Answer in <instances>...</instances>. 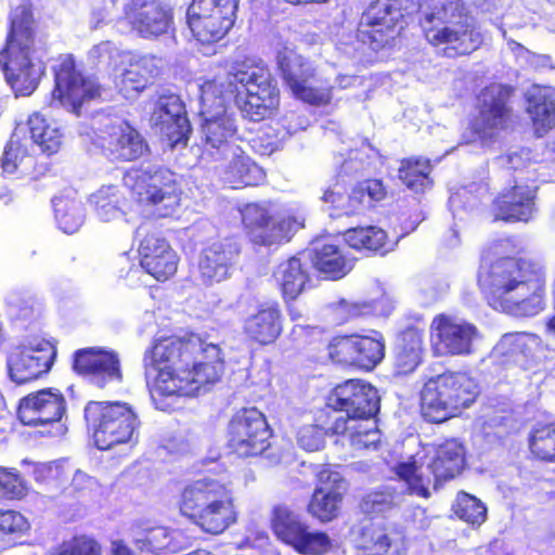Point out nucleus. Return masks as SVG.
<instances>
[{"instance_id":"f257e3e1","label":"nucleus","mask_w":555,"mask_h":555,"mask_svg":"<svg viewBox=\"0 0 555 555\" xmlns=\"http://www.w3.org/2000/svg\"><path fill=\"white\" fill-rule=\"evenodd\" d=\"M145 376L155 406L166 411L167 399L192 398L217 383L223 371L219 345L195 332L163 336L153 340L143 354Z\"/></svg>"},{"instance_id":"f03ea898","label":"nucleus","mask_w":555,"mask_h":555,"mask_svg":"<svg viewBox=\"0 0 555 555\" xmlns=\"http://www.w3.org/2000/svg\"><path fill=\"white\" fill-rule=\"evenodd\" d=\"M478 285L495 310L531 318L546 307V274L537 261L505 256L482 267Z\"/></svg>"},{"instance_id":"7ed1b4c3","label":"nucleus","mask_w":555,"mask_h":555,"mask_svg":"<svg viewBox=\"0 0 555 555\" xmlns=\"http://www.w3.org/2000/svg\"><path fill=\"white\" fill-rule=\"evenodd\" d=\"M176 506L181 517L207 535H220L237 522L235 491L229 479L204 477L186 483Z\"/></svg>"},{"instance_id":"20e7f679","label":"nucleus","mask_w":555,"mask_h":555,"mask_svg":"<svg viewBox=\"0 0 555 555\" xmlns=\"http://www.w3.org/2000/svg\"><path fill=\"white\" fill-rule=\"evenodd\" d=\"M37 22L31 4L16 5L10 16L0 64L16 95H30L38 87L41 69L36 62Z\"/></svg>"},{"instance_id":"39448f33","label":"nucleus","mask_w":555,"mask_h":555,"mask_svg":"<svg viewBox=\"0 0 555 555\" xmlns=\"http://www.w3.org/2000/svg\"><path fill=\"white\" fill-rule=\"evenodd\" d=\"M480 385L464 371L446 370L428 377L420 390V413L429 424H443L460 416L479 398Z\"/></svg>"},{"instance_id":"423d86ee","label":"nucleus","mask_w":555,"mask_h":555,"mask_svg":"<svg viewBox=\"0 0 555 555\" xmlns=\"http://www.w3.org/2000/svg\"><path fill=\"white\" fill-rule=\"evenodd\" d=\"M377 389L360 378L335 385L326 397V408L317 414L318 426L330 437L346 436L350 423L371 421L379 412Z\"/></svg>"},{"instance_id":"0eeeda50","label":"nucleus","mask_w":555,"mask_h":555,"mask_svg":"<svg viewBox=\"0 0 555 555\" xmlns=\"http://www.w3.org/2000/svg\"><path fill=\"white\" fill-rule=\"evenodd\" d=\"M229 76L235 104L245 118L262 121L276 114L280 89L263 61L250 56L236 60Z\"/></svg>"},{"instance_id":"6e6552de","label":"nucleus","mask_w":555,"mask_h":555,"mask_svg":"<svg viewBox=\"0 0 555 555\" xmlns=\"http://www.w3.org/2000/svg\"><path fill=\"white\" fill-rule=\"evenodd\" d=\"M424 36L448 59L468 56L483 44V36L463 0H444L437 13L425 15Z\"/></svg>"},{"instance_id":"1a4fd4ad","label":"nucleus","mask_w":555,"mask_h":555,"mask_svg":"<svg viewBox=\"0 0 555 555\" xmlns=\"http://www.w3.org/2000/svg\"><path fill=\"white\" fill-rule=\"evenodd\" d=\"M465 466V450L455 439H447L426 453L421 467L414 460L400 462L396 475L404 481L411 493L420 498L430 496L429 487L440 489L446 482L459 476Z\"/></svg>"},{"instance_id":"9d476101","label":"nucleus","mask_w":555,"mask_h":555,"mask_svg":"<svg viewBox=\"0 0 555 555\" xmlns=\"http://www.w3.org/2000/svg\"><path fill=\"white\" fill-rule=\"evenodd\" d=\"M83 420L94 446L101 451L138 443L141 422L127 402L91 400L85 405Z\"/></svg>"},{"instance_id":"9b49d317","label":"nucleus","mask_w":555,"mask_h":555,"mask_svg":"<svg viewBox=\"0 0 555 555\" xmlns=\"http://www.w3.org/2000/svg\"><path fill=\"white\" fill-rule=\"evenodd\" d=\"M124 183L137 207L157 218L172 217L181 205L182 190L168 170L132 168L125 173Z\"/></svg>"},{"instance_id":"f8f14e48","label":"nucleus","mask_w":555,"mask_h":555,"mask_svg":"<svg viewBox=\"0 0 555 555\" xmlns=\"http://www.w3.org/2000/svg\"><path fill=\"white\" fill-rule=\"evenodd\" d=\"M514 92L512 86L503 83H490L480 91L478 112L469 119L464 134L468 143L490 145L508 128L513 120Z\"/></svg>"},{"instance_id":"ddd939ff","label":"nucleus","mask_w":555,"mask_h":555,"mask_svg":"<svg viewBox=\"0 0 555 555\" xmlns=\"http://www.w3.org/2000/svg\"><path fill=\"white\" fill-rule=\"evenodd\" d=\"M420 10L417 0H375L362 13L359 40L378 51L405 27L406 20Z\"/></svg>"},{"instance_id":"4468645a","label":"nucleus","mask_w":555,"mask_h":555,"mask_svg":"<svg viewBox=\"0 0 555 555\" xmlns=\"http://www.w3.org/2000/svg\"><path fill=\"white\" fill-rule=\"evenodd\" d=\"M52 72V100L74 115L80 116L85 105L101 98L103 88L98 78L86 74L73 54L60 57Z\"/></svg>"},{"instance_id":"2eb2a0df","label":"nucleus","mask_w":555,"mask_h":555,"mask_svg":"<svg viewBox=\"0 0 555 555\" xmlns=\"http://www.w3.org/2000/svg\"><path fill=\"white\" fill-rule=\"evenodd\" d=\"M273 431L266 415L257 408H241L227 425L225 448L236 459L262 455L271 447Z\"/></svg>"},{"instance_id":"dca6fc26","label":"nucleus","mask_w":555,"mask_h":555,"mask_svg":"<svg viewBox=\"0 0 555 555\" xmlns=\"http://www.w3.org/2000/svg\"><path fill=\"white\" fill-rule=\"evenodd\" d=\"M201 115L203 116L202 132L206 149L225 154L232 151L231 145L237 135L236 119L228 113L221 90L214 80L201 86Z\"/></svg>"},{"instance_id":"f3484780","label":"nucleus","mask_w":555,"mask_h":555,"mask_svg":"<svg viewBox=\"0 0 555 555\" xmlns=\"http://www.w3.org/2000/svg\"><path fill=\"white\" fill-rule=\"evenodd\" d=\"M385 339L376 331L371 334H337L326 344L328 359L336 365L364 372L374 370L385 358Z\"/></svg>"},{"instance_id":"a211bd4d","label":"nucleus","mask_w":555,"mask_h":555,"mask_svg":"<svg viewBox=\"0 0 555 555\" xmlns=\"http://www.w3.org/2000/svg\"><path fill=\"white\" fill-rule=\"evenodd\" d=\"M66 412V400L59 390L41 389L24 397L17 408V417L22 424L41 427L40 435L62 437L67 428L62 422Z\"/></svg>"},{"instance_id":"6ab92c4d","label":"nucleus","mask_w":555,"mask_h":555,"mask_svg":"<svg viewBox=\"0 0 555 555\" xmlns=\"http://www.w3.org/2000/svg\"><path fill=\"white\" fill-rule=\"evenodd\" d=\"M139 261L142 269L158 282L172 278L179 263V256L154 222H143L137 229Z\"/></svg>"},{"instance_id":"aec40b11","label":"nucleus","mask_w":555,"mask_h":555,"mask_svg":"<svg viewBox=\"0 0 555 555\" xmlns=\"http://www.w3.org/2000/svg\"><path fill=\"white\" fill-rule=\"evenodd\" d=\"M477 326L448 313L436 314L429 325V340L436 357H465L474 352Z\"/></svg>"},{"instance_id":"412c9836","label":"nucleus","mask_w":555,"mask_h":555,"mask_svg":"<svg viewBox=\"0 0 555 555\" xmlns=\"http://www.w3.org/2000/svg\"><path fill=\"white\" fill-rule=\"evenodd\" d=\"M314 479L315 486L307 503V513L319 522L327 524L339 517L349 482L331 464L321 465Z\"/></svg>"},{"instance_id":"4be33fe9","label":"nucleus","mask_w":555,"mask_h":555,"mask_svg":"<svg viewBox=\"0 0 555 555\" xmlns=\"http://www.w3.org/2000/svg\"><path fill=\"white\" fill-rule=\"evenodd\" d=\"M275 62L281 79L295 98L312 105L330 103L328 92L308 85L314 77L315 70L311 62L296 49L283 46L276 51Z\"/></svg>"},{"instance_id":"5701e85b","label":"nucleus","mask_w":555,"mask_h":555,"mask_svg":"<svg viewBox=\"0 0 555 555\" xmlns=\"http://www.w3.org/2000/svg\"><path fill=\"white\" fill-rule=\"evenodd\" d=\"M95 145L112 162H134L150 152L146 140L127 120L106 125L96 134Z\"/></svg>"},{"instance_id":"b1692460","label":"nucleus","mask_w":555,"mask_h":555,"mask_svg":"<svg viewBox=\"0 0 555 555\" xmlns=\"http://www.w3.org/2000/svg\"><path fill=\"white\" fill-rule=\"evenodd\" d=\"M56 347L44 338H34L20 346L10 356L8 369L10 377L16 384H26L47 374L55 360Z\"/></svg>"},{"instance_id":"393cba45","label":"nucleus","mask_w":555,"mask_h":555,"mask_svg":"<svg viewBox=\"0 0 555 555\" xmlns=\"http://www.w3.org/2000/svg\"><path fill=\"white\" fill-rule=\"evenodd\" d=\"M150 121L171 147L188 144L192 126L179 95L172 92L159 94L151 111Z\"/></svg>"},{"instance_id":"a878e982","label":"nucleus","mask_w":555,"mask_h":555,"mask_svg":"<svg viewBox=\"0 0 555 555\" xmlns=\"http://www.w3.org/2000/svg\"><path fill=\"white\" fill-rule=\"evenodd\" d=\"M124 18L144 39H157L175 29L172 9L159 0H129Z\"/></svg>"},{"instance_id":"bb28decb","label":"nucleus","mask_w":555,"mask_h":555,"mask_svg":"<svg viewBox=\"0 0 555 555\" xmlns=\"http://www.w3.org/2000/svg\"><path fill=\"white\" fill-rule=\"evenodd\" d=\"M284 322L283 309L278 300L262 301L243 319V339L256 348L274 345L283 334Z\"/></svg>"},{"instance_id":"cd10ccee","label":"nucleus","mask_w":555,"mask_h":555,"mask_svg":"<svg viewBox=\"0 0 555 555\" xmlns=\"http://www.w3.org/2000/svg\"><path fill=\"white\" fill-rule=\"evenodd\" d=\"M73 371L103 389L108 384L121 383L122 372L118 354L99 347L78 349L73 354Z\"/></svg>"},{"instance_id":"c85d7f7f","label":"nucleus","mask_w":555,"mask_h":555,"mask_svg":"<svg viewBox=\"0 0 555 555\" xmlns=\"http://www.w3.org/2000/svg\"><path fill=\"white\" fill-rule=\"evenodd\" d=\"M537 188L515 183L501 190L493 198L491 212L494 221L528 223L537 211Z\"/></svg>"},{"instance_id":"c756f323","label":"nucleus","mask_w":555,"mask_h":555,"mask_svg":"<svg viewBox=\"0 0 555 555\" xmlns=\"http://www.w3.org/2000/svg\"><path fill=\"white\" fill-rule=\"evenodd\" d=\"M354 548L357 555H405L408 538L397 525L371 521L359 529Z\"/></svg>"},{"instance_id":"7c9ffc66","label":"nucleus","mask_w":555,"mask_h":555,"mask_svg":"<svg viewBox=\"0 0 555 555\" xmlns=\"http://www.w3.org/2000/svg\"><path fill=\"white\" fill-rule=\"evenodd\" d=\"M243 231L257 246L281 244L285 238L284 219H276L264 203H247L241 209Z\"/></svg>"},{"instance_id":"2f4dec72","label":"nucleus","mask_w":555,"mask_h":555,"mask_svg":"<svg viewBox=\"0 0 555 555\" xmlns=\"http://www.w3.org/2000/svg\"><path fill=\"white\" fill-rule=\"evenodd\" d=\"M240 251V244L230 237L204 247L197 262V275L202 284L210 286L228 279Z\"/></svg>"},{"instance_id":"473e14b6","label":"nucleus","mask_w":555,"mask_h":555,"mask_svg":"<svg viewBox=\"0 0 555 555\" xmlns=\"http://www.w3.org/2000/svg\"><path fill=\"white\" fill-rule=\"evenodd\" d=\"M356 258L344 246L334 243H321L312 249L311 263L324 280L338 281L354 267Z\"/></svg>"},{"instance_id":"72a5a7b5","label":"nucleus","mask_w":555,"mask_h":555,"mask_svg":"<svg viewBox=\"0 0 555 555\" xmlns=\"http://www.w3.org/2000/svg\"><path fill=\"white\" fill-rule=\"evenodd\" d=\"M163 72L162 59L154 55L142 56L122 72L118 83L119 92L127 99L138 96Z\"/></svg>"},{"instance_id":"f704fd0d","label":"nucleus","mask_w":555,"mask_h":555,"mask_svg":"<svg viewBox=\"0 0 555 555\" xmlns=\"http://www.w3.org/2000/svg\"><path fill=\"white\" fill-rule=\"evenodd\" d=\"M231 159L221 169V179L231 189L257 186L264 182L266 171L240 146L229 152Z\"/></svg>"},{"instance_id":"c9c22d12","label":"nucleus","mask_w":555,"mask_h":555,"mask_svg":"<svg viewBox=\"0 0 555 555\" xmlns=\"http://www.w3.org/2000/svg\"><path fill=\"white\" fill-rule=\"evenodd\" d=\"M1 167L5 172L14 173L20 171L22 175L29 176L34 180L39 179L50 169L48 163H39L38 158L28 152L25 141L14 135L5 144L1 157Z\"/></svg>"},{"instance_id":"e433bc0d","label":"nucleus","mask_w":555,"mask_h":555,"mask_svg":"<svg viewBox=\"0 0 555 555\" xmlns=\"http://www.w3.org/2000/svg\"><path fill=\"white\" fill-rule=\"evenodd\" d=\"M423 336V331L415 326H409L399 334L393 356L397 375H409L422 364L425 351Z\"/></svg>"},{"instance_id":"4c0bfd02","label":"nucleus","mask_w":555,"mask_h":555,"mask_svg":"<svg viewBox=\"0 0 555 555\" xmlns=\"http://www.w3.org/2000/svg\"><path fill=\"white\" fill-rule=\"evenodd\" d=\"M186 23L193 38L202 46L221 41L231 30L211 17V14L201 12V5L193 0L186 10Z\"/></svg>"},{"instance_id":"58836bf2","label":"nucleus","mask_w":555,"mask_h":555,"mask_svg":"<svg viewBox=\"0 0 555 555\" xmlns=\"http://www.w3.org/2000/svg\"><path fill=\"white\" fill-rule=\"evenodd\" d=\"M344 238L350 248L358 251L384 255L389 249V238L386 231L376 225L347 229Z\"/></svg>"},{"instance_id":"ea45409f","label":"nucleus","mask_w":555,"mask_h":555,"mask_svg":"<svg viewBox=\"0 0 555 555\" xmlns=\"http://www.w3.org/2000/svg\"><path fill=\"white\" fill-rule=\"evenodd\" d=\"M279 288L286 305L295 300L309 282V274L301 260L291 257L279 266Z\"/></svg>"},{"instance_id":"a19ab883","label":"nucleus","mask_w":555,"mask_h":555,"mask_svg":"<svg viewBox=\"0 0 555 555\" xmlns=\"http://www.w3.org/2000/svg\"><path fill=\"white\" fill-rule=\"evenodd\" d=\"M528 449L533 460L555 464V421L538 422L531 427Z\"/></svg>"},{"instance_id":"79ce46f5","label":"nucleus","mask_w":555,"mask_h":555,"mask_svg":"<svg viewBox=\"0 0 555 555\" xmlns=\"http://www.w3.org/2000/svg\"><path fill=\"white\" fill-rule=\"evenodd\" d=\"M31 141L48 156L59 152L62 145L63 133L54 122L48 120L42 114L34 113L27 120Z\"/></svg>"},{"instance_id":"37998d69","label":"nucleus","mask_w":555,"mask_h":555,"mask_svg":"<svg viewBox=\"0 0 555 555\" xmlns=\"http://www.w3.org/2000/svg\"><path fill=\"white\" fill-rule=\"evenodd\" d=\"M388 194L387 185L382 179L367 178L358 181L351 188V202L353 203L354 216L364 214L375 208Z\"/></svg>"},{"instance_id":"c03bdc74","label":"nucleus","mask_w":555,"mask_h":555,"mask_svg":"<svg viewBox=\"0 0 555 555\" xmlns=\"http://www.w3.org/2000/svg\"><path fill=\"white\" fill-rule=\"evenodd\" d=\"M430 173L429 160L418 157L403 158L398 169L399 180L414 193H423L433 185Z\"/></svg>"},{"instance_id":"a18cd8bd","label":"nucleus","mask_w":555,"mask_h":555,"mask_svg":"<svg viewBox=\"0 0 555 555\" xmlns=\"http://www.w3.org/2000/svg\"><path fill=\"white\" fill-rule=\"evenodd\" d=\"M321 201L327 204L333 217L354 216L351 191L347 192V182L341 169L333 177L331 183L323 191Z\"/></svg>"},{"instance_id":"49530a36","label":"nucleus","mask_w":555,"mask_h":555,"mask_svg":"<svg viewBox=\"0 0 555 555\" xmlns=\"http://www.w3.org/2000/svg\"><path fill=\"white\" fill-rule=\"evenodd\" d=\"M307 527L286 505H276L272 509L271 529L280 541L292 546Z\"/></svg>"},{"instance_id":"de8ad7c7","label":"nucleus","mask_w":555,"mask_h":555,"mask_svg":"<svg viewBox=\"0 0 555 555\" xmlns=\"http://www.w3.org/2000/svg\"><path fill=\"white\" fill-rule=\"evenodd\" d=\"M451 511L459 519L473 527H479L487 520L488 509L485 503L463 490L456 493Z\"/></svg>"},{"instance_id":"09e8293b","label":"nucleus","mask_w":555,"mask_h":555,"mask_svg":"<svg viewBox=\"0 0 555 555\" xmlns=\"http://www.w3.org/2000/svg\"><path fill=\"white\" fill-rule=\"evenodd\" d=\"M528 113L530 114L534 132L538 137L544 135L555 124V100L547 95L533 94L528 99Z\"/></svg>"},{"instance_id":"8fccbe9b","label":"nucleus","mask_w":555,"mask_h":555,"mask_svg":"<svg viewBox=\"0 0 555 555\" xmlns=\"http://www.w3.org/2000/svg\"><path fill=\"white\" fill-rule=\"evenodd\" d=\"M28 493L25 475L16 467L0 465V501H21Z\"/></svg>"},{"instance_id":"3c124183","label":"nucleus","mask_w":555,"mask_h":555,"mask_svg":"<svg viewBox=\"0 0 555 555\" xmlns=\"http://www.w3.org/2000/svg\"><path fill=\"white\" fill-rule=\"evenodd\" d=\"M89 202L101 220L109 221L121 210L124 196L117 186L107 185L94 192Z\"/></svg>"},{"instance_id":"603ef678","label":"nucleus","mask_w":555,"mask_h":555,"mask_svg":"<svg viewBox=\"0 0 555 555\" xmlns=\"http://www.w3.org/2000/svg\"><path fill=\"white\" fill-rule=\"evenodd\" d=\"M54 216L59 228L67 233H75L82 224V208L74 198L59 196L53 199Z\"/></svg>"},{"instance_id":"864d4df0","label":"nucleus","mask_w":555,"mask_h":555,"mask_svg":"<svg viewBox=\"0 0 555 555\" xmlns=\"http://www.w3.org/2000/svg\"><path fill=\"white\" fill-rule=\"evenodd\" d=\"M537 336L528 333H506L496 345L502 357L506 358H531L534 347L538 345Z\"/></svg>"},{"instance_id":"5fc2aeb1","label":"nucleus","mask_w":555,"mask_h":555,"mask_svg":"<svg viewBox=\"0 0 555 555\" xmlns=\"http://www.w3.org/2000/svg\"><path fill=\"white\" fill-rule=\"evenodd\" d=\"M51 555H103V547L95 537L78 533L64 540Z\"/></svg>"},{"instance_id":"6e6d98bb","label":"nucleus","mask_w":555,"mask_h":555,"mask_svg":"<svg viewBox=\"0 0 555 555\" xmlns=\"http://www.w3.org/2000/svg\"><path fill=\"white\" fill-rule=\"evenodd\" d=\"M292 547L300 555H324L332 547V540L324 531H309L308 526Z\"/></svg>"},{"instance_id":"4d7b16f0","label":"nucleus","mask_w":555,"mask_h":555,"mask_svg":"<svg viewBox=\"0 0 555 555\" xmlns=\"http://www.w3.org/2000/svg\"><path fill=\"white\" fill-rule=\"evenodd\" d=\"M201 5V12L211 14L219 23L233 28L240 0H193Z\"/></svg>"},{"instance_id":"13d9d810","label":"nucleus","mask_w":555,"mask_h":555,"mask_svg":"<svg viewBox=\"0 0 555 555\" xmlns=\"http://www.w3.org/2000/svg\"><path fill=\"white\" fill-rule=\"evenodd\" d=\"M371 311L372 306L364 301H352L343 298L331 305L333 320L339 325L361 319L370 314Z\"/></svg>"},{"instance_id":"bf43d9fd","label":"nucleus","mask_w":555,"mask_h":555,"mask_svg":"<svg viewBox=\"0 0 555 555\" xmlns=\"http://www.w3.org/2000/svg\"><path fill=\"white\" fill-rule=\"evenodd\" d=\"M346 435H348L350 444L357 450L376 449L382 437L375 422L371 426L362 425L361 422L350 423Z\"/></svg>"},{"instance_id":"052dcab7","label":"nucleus","mask_w":555,"mask_h":555,"mask_svg":"<svg viewBox=\"0 0 555 555\" xmlns=\"http://www.w3.org/2000/svg\"><path fill=\"white\" fill-rule=\"evenodd\" d=\"M30 528L28 519L13 508H0V537L22 535Z\"/></svg>"},{"instance_id":"680f3d73","label":"nucleus","mask_w":555,"mask_h":555,"mask_svg":"<svg viewBox=\"0 0 555 555\" xmlns=\"http://www.w3.org/2000/svg\"><path fill=\"white\" fill-rule=\"evenodd\" d=\"M181 534L178 530L159 526L149 530L146 541L154 550L175 553L180 550L176 539Z\"/></svg>"},{"instance_id":"e2e57ef3","label":"nucleus","mask_w":555,"mask_h":555,"mask_svg":"<svg viewBox=\"0 0 555 555\" xmlns=\"http://www.w3.org/2000/svg\"><path fill=\"white\" fill-rule=\"evenodd\" d=\"M360 507L367 515L385 514L395 507L393 495L384 491L370 492L362 498Z\"/></svg>"},{"instance_id":"0e129e2a","label":"nucleus","mask_w":555,"mask_h":555,"mask_svg":"<svg viewBox=\"0 0 555 555\" xmlns=\"http://www.w3.org/2000/svg\"><path fill=\"white\" fill-rule=\"evenodd\" d=\"M251 147L261 155H270L279 147V138L270 127H260L250 139Z\"/></svg>"},{"instance_id":"69168bd1","label":"nucleus","mask_w":555,"mask_h":555,"mask_svg":"<svg viewBox=\"0 0 555 555\" xmlns=\"http://www.w3.org/2000/svg\"><path fill=\"white\" fill-rule=\"evenodd\" d=\"M314 422H317V417ZM323 436L327 435L315 423L314 425L302 427L298 431L297 443L301 449L313 452L322 448Z\"/></svg>"},{"instance_id":"338daca9","label":"nucleus","mask_w":555,"mask_h":555,"mask_svg":"<svg viewBox=\"0 0 555 555\" xmlns=\"http://www.w3.org/2000/svg\"><path fill=\"white\" fill-rule=\"evenodd\" d=\"M299 335L302 337V348H308L313 351L317 349L314 346L318 341L317 336L320 335V332L317 327L311 326H299L298 327Z\"/></svg>"},{"instance_id":"774afa93","label":"nucleus","mask_w":555,"mask_h":555,"mask_svg":"<svg viewBox=\"0 0 555 555\" xmlns=\"http://www.w3.org/2000/svg\"><path fill=\"white\" fill-rule=\"evenodd\" d=\"M113 555H137L122 540H116L112 543Z\"/></svg>"}]
</instances>
